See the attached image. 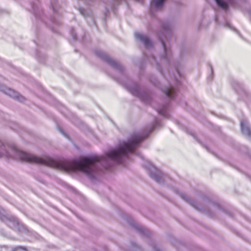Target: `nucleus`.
Returning a JSON list of instances; mask_svg holds the SVG:
<instances>
[{"instance_id":"obj_1","label":"nucleus","mask_w":251,"mask_h":251,"mask_svg":"<svg viewBox=\"0 0 251 251\" xmlns=\"http://www.w3.org/2000/svg\"><path fill=\"white\" fill-rule=\"evenodd\" d=\"M17 155L21 160L28 163L45 165L67 172L80 171L87 175H90L95 171L96 163L102 159L99 156L94 155L82 157L78 161L67 160L56 161L48 156L39 157L20 151H17Z\"/></svg>"},{"instance_id":"obj_2","label":"nucleus","mask_w":251,"mask_h":251,"mask_svg":"<svg viewBox=\"0 0 251 251\" xmlns=\"http://www.w3.org/2000/svg\"><path fill=\"white\" fill-rule=\"evenodd\" d=\"M147 136L134 134L131 136L127 142H124L119 149L109 151L106 153V156L117 163H121L122 159L126 157L128 153L133 152L138 144Z\"/></svg>"},{"instance_id":"obj_3","label":"nucleus","mask_w":251,"mask_h":251,"mask_svg":"<svg viewBox=\"0 0 251 251\" xmlns=\"http://www.w3.org/2000/svg\"><path fill=\"white\" fill-rule=\"evenodd\" d=\"M135 36L138 39L142 41L146 47H148L151 45V42L147 37L139 33H136Z\"/></svg>"},{"instance_id":"obj_4","label":"nucleus","mask_w":251,"mask_h":251,"mask_svg":"<svg viewBox=\"0 0 251 251\" xmlns=\"http://www.w3.org/2000/svg\"><path fill=\"white\" fill-rule=\"evenodd\" d=\"M247 122L245 121H242L241 122V126L242 131H245L247 135L251 137V129L248 126H246Z\"/></svg>"},{"instance_id":"obj_5","label":"nucleus","mask_w":251,"mask_h":251,"mask_svg":"<svg viewBox=\"0 0 251 251\" xmlns=\"http://www.w3.org/2000/svg\"><path fill=\"white\" fill-rule=\"evenodd\" d=\"M165 0H152L151 2V8H159L162 7Z\"/></svg>"},{"instance_id":"obj_6","label":"nucleus","mask_w":251,"mask_h":251,"mask_svg":"<svg viewBox=\"0 0 251 251\" xmlns=\"http://www.w3.org/2000/svg\"><path fill=\"white\" fill-rule=\"evenodd\" d=\"M100 57L104 59L106 61L109 63L110 64L113 65L115 67H118V64L115 62L114 60H112L111 58L105 56V55H100Z\"/></svg>"},{"instance_id":"obj_7","label":"nucleus","mask_w":251,"mask_h":251,"mask_svg":"<svg viewBox=\"0 0 251 251\" xmlns=\"http://www.w3.org/2000/svg\"><path fill=\"white\" fill-rule=\"evenodd\" d=\"M165 93L168 97L173 98L175 95L176 91L174 88L171 87L166 90Z\"/></svg>"},{"instance_id":"obj_8","label":"nucleus","mask_w":251,"mask_h":251,"mask_svg":"<svg viewBox=\"0 0 251 251\" xmlns=\"http://www.w3.org/2000/svg\"><path fill=\"white\" fill-rule=\"evenodd\" d=\"M218 5L224 10H227L228 8L227 5L222 0H215Z\"/></svg>"},{"instance_id":"obj_9","label":"nucleus","mask_w":251,"mask_h":251,"mask_svg":"<svg viewBox=\"0 0 251 251\" xmlns=\"http://www.w3.org/2000/svg\"><path fill=\"white\" fill-rule=\"evenodd\" d=\"M13 251H27L25 248L19 246V247H15L13 250Z\"/></svg>"},{"instance_id":"obj_10","label":"nucleus","mask_w":251,"mask_h":251,"mask_svg":"<svg viewBox=\"0 0 251 251\" xmlns=\"http://www.w3.org/2000/svg\"><path fill=\"white\" fill-rule=\"evenodd\" d=\"M154 178L155 180L157 182H159V178H158L157 177H154Z\"/></svg>"},{"instance_id":"obj_11","label":"nucleus","mask_w":251,"mask_h":251,"mask_svg":"<svg viewBox=\"0 0 251 251\" xmlns=\"http://www.w3.org/2000/svg\"><path fill=\"white\" fill-rule=\"evenodd\" d=\"M162 45L163 46L164 50H166V46H165V44L164 42H162Z\"/></svg>"}]
</instances>
